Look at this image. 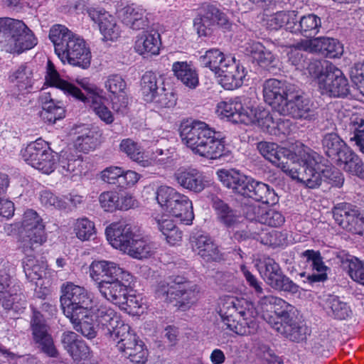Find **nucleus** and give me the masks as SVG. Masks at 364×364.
Instances as JSON below:
<instances>
[{
  "mask_svg": "<svg viewBox=\"0 0 364 364\" xmlns=\"http://www.w3.org/2000/svg\"><path fill=\"white\" fill-rule=\"evenodd\" d=\"M257 308L244 298L223 296L220 299V317L227 328L240 336L257 333L259 326L255 320L258 309L262 312L273 311L277 318L263 314V318L278 333L293 341L302 339L304 326L297 318V309L284 299L272 295L261 294Z\"/></svg>",
  "mask_w": 364,
  "mask_h": 364,
  "instance_id": "1",
  "label": "nucleus"
},
{
  "mask_svg": "<svg viewBox=\"0 0 364 364\" xmlns=\"http://www.w3.org/2000/svg\"><path fill=\"white\" fill-rule=\"evenodd\" d=\"M257 148L265 159L306 188L319 187L327 176V160L303 144H296L293 151L269 141H260Z\"/></svg>",
  "mask_w": 364,
  "mask_h": 364,
  "instance_id": "2",
  "label": "nucleus"
},
{
  "mask_svg": "<svg viewBox=\"0 0 364 364\" xmlns=\"http://www.w3.org/2000/svg\"><path fill=\"white\" fill-rule=\"evenodd\" d=\"M216 113L220 118H225L232 123L255 125L270 134H276L277 129H281V124L274 120L268 109L254 107L245 100L242 102L240 97L220 102L216 107Z\"/></svg>",
  "mask_w": 364,
  "mask_h": 364,
  "instance_id": "3",
  "label": "nucleus"
},
{
  "mask_svg": "<svg viewBox=\"0 0 364 364\" xmlns=\"http://www.w3.org/2000/svg\"><path fill=\"white\" fill-rule=\"evenodd\" d=\"M180 136L182 143L196 155L213 160L224 154L225 141L204 122L193 120L182 122Z\"/></svg>",
  "mask_w": 364,
  "mask_h": 364,
  "instance_id": "4",
  "label": "nucleus"
},
{
  "mask_svg": "<svg viewBox=\"0 0 364 364\" xmlns=\"http://www.w3.org/2000/svg\"><path fill=\"white\" fill-rule=\"evenodd\" d=\"M49 38L55 47V53L63 63L87 68L92 55L86 42L67 27L56 24L51 27Z\"/></svg>",
  "mask_w": 364,
  "mask_h": 364,
  "instance_id": "5",
  "label": "nucleus"
},
{
  "mask_svg": "<svg viewBox=\"0 0 364 364\" xmlns=\"http://www.w3.org/2000/svg\"><path fill=\"white\" fill-rule=\"evenodd\" d=\"M37 43L34 33L22 21L0 18V46L2 50L20 54L33 48Z\"/></svg>",
  "mask_w": 364,
  "mask_h": 364,
  "instance_id": "6",
  "label": "nucleus"
},
{
  "mask_svg": "<svg viewBox=\"0 0 364 364\" xmlns=\"http://www.w3.org/2000/svg\"><path fill=\"white\" fill-rule=\"evenodd\" d=\"M156 198L161 210L167 215L183 224L192 223L194 219L193 203L188 196L173 187L161 186L156 190Z\"/></svg>",
  "mask_w": 364,
  "mask_h": 364,
  "instance_id": "7",
  "label": "nucleus"
},
{
  "mask_svg": "<svg viewBox=\"0 0 364 364\" xmlns=\"http://www.w3.org/2000/svg\"><path fill=\"white\" fill-rule=\"evenodd\" d=\"M48 240L46 224L33 209L26 210L22 217L18 235V248L23 254L35 252Z\"/></svg>",
  "mask_w": 364,
  "mask_h": 364,
  "instance_id": "8",
  "label": "nucleus"
},
{
  "mask_svg": "<svg viewBox=\"0 0 364 364\" xmlns=\"http://www.w3.org/2000/svg\"><path fill=\"white\" fill-rule=\"evenodd\" d=\"M198 292L196 284L179 276L161 282L156 290L159 298L167 302L177 301L178 307L183 311L196 303Z\"/></svg>",
  "mask_w": 364,
  "mask_h": 364,
  "instance_id": "9",
  "label": "nucleus"
},
{
  "mask_svg": "<svg viewBox=\"0 0 364 364\" xmlns=\"http://www.w3.org/2000/svg\"><path fill=\"white\" fill-rule=\"evenodd\" d=\"M60 291L61 309L68 318L76 320L79 315L85 316L83 314L92 309L91 294L85 287L66 282L61 285Z\"/></svg>",
  "mask_w": 364,
  "mask_h": 364,
  "instance_id": "10",
  "label": "nucleus"
},
{
  "mask_svg": "<svg viewBox=\"0 0 364 364\" xmlns=\"http://www.w3.org/2000/svg\"><path fill=\"white\" fill-rule=\"evenodd\" d=\"M257 267L263 279L273 289L291 294L299 292V286L282 274L279 265L272 258L259 259Z\"/></svg>",
  "mask_w": 364,
  "mask_h": 364,
  "instance_id": "11",
  "label": "nucleus"
},
{
  "mask_svg": "<svg viewBox=\"0 0 364 364\" xmlns=\"http://www.w3.org/2000/svg\"><path fill=\"white\" fill-rule=\"evenodd\" d=\"M117 339V348L123 356L137 364L146 363L148 350L144 342L139 338L130 326H124L121 333L115 338V340Z\"/></svg>",
  "mask_w": 364,
  "mask_h": 364,
  "instance_id": "12",
  "label": "nucleus"
},
{
  "mask_svg": "<svg viewBox=\"0 0 364 364\" xmlns=\"http://www.w3.org/2000/svg\"><path fill=\"white\" fill-rule=\"evenodd\" d=\"M318 87L322 95L341 97L349 93L348 79L343 72L333 65H327L325 71L318 76Z\"/></svg>",
  "mask_w": 364,
  "mask_h": 364,
  "instance_id": "13",
  "label": "nucleus"
},
{
  "mask_svg": "<svg viewBox=\"0 0 364 364\" xmlns=\"http://www.w3.org/2000/svg\"><path fill=\"white\" fill-rule=\"evenodd\" d=\"M0 305L4 310L16 313L21 312L26 306L20 285L14 283L6 272L0 273Z\"/></svg>",
  "mask_w": 364,
  "mask_h": 364,
  "instance_id": "14",
  "label": "nucleus"
},
{
  "mask_svg": "<svg viewBox=\"0 0 364 364\" xmlns=\"http://www.w3.org/2000/svg\"><path fill=\"white\" fill-rule=\"evenodd\" d=\"M336 222L343 229L355 234H364V215L350 203H338L333 210Z\"/></svg>",
  "mask_w": 364,
  "mask_h": 364,
  "instance_id": "15",
  "label": "nucleus"
},
{
  "mask_svg": "<svg viewBox=\"0 0 364 364\" xmlns=\"http://www.w3.org/2000/svg\"><path fill=\"white\" fill-rule=\"evenodd\" d=\"M134 283V277L127 272L117 279L102 283L97 289L105 299L119 306L124 301L125 296L132 291Z\"/></svg>",
  "mask_w": 364,
  "mask_h": 364,
  "instance_id": "16",
  "label": "nucleus"
},
{
  "mask_svg": "<svg viewBox=\"0 0 364 364\" xmlns=\"http://www.w3.org/2000/svg\"><path fill=\"white\" fill-rule=\"evenodd\" d=\"M177 184L195 193H201L209 186L210 180L203 172L193 168H181L173 174Z\"/></svg>",
  "mask_w": 364,
  "mask_h": 364,
  "instance_id": "17",
  "label": "nucleus"
},
{
  "mask_svg": "<svg viewBox=\"0 0 364 364\" xmlns=\"http://www.w3.org/2000/svg\"><path fill=\"white\" fill-rule=\"evenodd\" d=\"M227 19L213 5H203L198 15L194 18L193 26L200 36H207L211 34L213 27L218 24H225Z\"/></svg>",
  "mask_w": 364,
  "mask_h": 364,
  "instance_id": "18",
  "label": "nucleus"
},
{
  "mask_svg": "<svg viewBox=\"0 0 364 364\" xmlns=\"http://www.w3.org/2000/svg\"><path fill=\"white\" fill-rule=\"evenodd\" d=\"M190 245L192 250L206 262H218L223 259L218 245L206 233H193L190 237Z\"/></svg>",
  "mask_w": 364,
  "mask_h": 364,
  "instance_id": "19",
  "label": "nucleus"
},
{
  "mask_svg": "<svg viewBox=\"0 0 364 364\" xmlns=\"http://www.w3.org/2000/svg\"><path fill=\"white\" fill-rule=\"evenodd\" d=\"M292 93L288 91L284 82L276 79H269L263 85L264 101L279 114L285 111L284 105Z\"/></svg>",
  "mask_w": 364,
  "mask_h": 364,
  "instance_id": "20",
  "label": "nucleus"
},
{
  "mask_svg": "<svg viewBox=\"0 0 364 364\" xmlns=\"http://www.w3.org/2000/svg\"><path fill=\"white\" fill-rule=\"evenodd\" d=\"M94 316L98 325L102 326L106 336H109L115 340V338L121 333L124 326H129L120 318V316L112 308L107 306H100Z\"/></svg>",
  "mask_w": 364,
  "mask_h": 364,
  "instance_id": "21",
  "label": "nucleus"
},
{
  "mask_svg": "<svg viewBox=\"0 0 364 364\" xmlns=\"http://www.w3.org/2000/svg\"><path fill=\"white\" fill-rule=\"evenodd\" d=\"M225 63L228 64L225 67L223 66L224 68L218 75L220 77V84L230 90L241 87L247 77L246 68L232 56H228Z\"/></svg>",
  "mask_w": 364,
  "mask_h": 364,
  "instance_id": "22",
  "label": "nucleus"
},
{
  "mask_svg": "<svg viewBox=\"0 0 364 364\" xmlns=\"http://www.w3.org/2000/svg\"><path fill=\"white\" fill-rule=\"evenodd\" d=\"M127 272L115 262L108 260H94L89 267V275L97 283V287Z\"/></svg>",
  "mask_w": 364,
  "mask_h": 364,
  "instance_id": "23",
  "label": "nucleus"
},
{
  "mask_svg": "<svg viewBox=\"0 0 364 364\" xmlns=\"http://www.w3.org/2000/svg\"><path fill=\"white\" fill-rule=\"evenodd\" d=\"M284 109L285 111H282L281 115L308 120L316 118V110L311 100L294 92L289 96Z\"/></svg>",
  "mask_w": 364,
  "mask_h": 364,
  "instance_id": "24",
  "label": "nucleus"
},
{
  "mask_svg": "<svg viewBox=\"0 0 364 364\" xmlns=\"http://www.w3.org/2000/svg\"><path fill=\"white\" fill-rule=\"evenodd\" d=\"M31 323L34 341L40 345L42 351L50 357H57L58 350L51 336L48 333V326L45 324L41 314L34 311Z\"/></svg>",
  "mask_w": 364,
  "mask_h": 364,
  "instance_id": "25",
  "label": "nucleus"
},
{
  "mask_svg": "<svg viewBox=\"0 0 364 364\" xmlns=\"http://www.w3.org/2000/svg\"><path fill=\"white\" fill-rule=\"evenodd\" d=\"M88 14L90 18L98 24L104 41H114L120 36V26L113 16L104 10L97 9H89Z\"/></svg>",
  "mask_w": 364,
  "mask_h": 364,
  "instance_id": "26",
  "label": "nucleus"
},
{
  "mask_svg": "<svg viewBox=\"0 0 364 364\" xmlns=\"http://www.w3.org/2000/svg\"><path fill=\"white\" fill-rule=\"evenodd\" d=\"M160 34L156 31H144L136 36L134 51L144 58H150L160 54L161 47Z\"/></svg>",
  "mask_w": 364,
  "mask_h": 364,
  "instance_id": "27",
  "label": "nucleus"
},
{
  "mask_svg": "<svg viewBox=\"0 0 364 364\" xmlns=\"http://www.w3.org/2000/svg\"><path fill=\"white\" fill-rule=\"evenodd\" d=\"M105 234L109 244L115 249L124 251L131 242L135 235L132 225L125 221L111 223L106 228Z\"/></svg>",
  "mask_w": 364,
  "mask_h": 364,
  "instance_id": "28",
  "label": "nucleus"
},
{
  "mask_svg": "<svg viewBox=\"0 0 364 364\" xmlns=\"http://www.w3.org/2000/svg\"><path fill=\"white\" fill-rule=\"evenodd\" d=\"M45 80L46 85L61 90L68 96H72L82 102H85L87 100L85 95L78 87L60 78L58 72L55 69V65L50 60H48L47 63Z\"/></svg>",
  "mask_w": 364,
  "mask_h": 364,
  "instance_id": "29",
  "label": "nucleus"
},
{
  "mask_svg": "<svg viewBox=\"0 0 364 364\" xmlns=\"http://www.w3.org/2000/svg\"><path fill=\"white\" fill-rule=\"evenodd\" d=\"M151 16V13L139 5H128L122 10V18L124 24L136 31L148 27Z\"/></svg>",
  "mask_w": 364,
  "mask_h": 364,
  "instance_id": "30",
  "label": "nucleus"
},
{
  "mask_svg": "<svg viewBox=\"0 0 364 364\" xmlns=\"http://www.w3.org/2000/svg\"><path fill=\"white\" fill-rule=\"evenodd\" d=\"M62 343L75 362L85 360L90 356V347L73 331H66L63 333Z\"/></svg>",
  "mask_w": 364,
  "mask_h": 364,
  "instance_id": "31",
  "label": "nucleus"
},
{
  "mask_svg": "<svg viewBox=\"0 0 364 364\" xmlns=\"http://www.w3.org/2000/svg\"><path fill=\"white\" fill-rule=\"evenodd\" d=\"M301 257L310 263L313 270H316L318 273H314L309 275L307 279L310 283L323 282L327 279L326 269L324 264L321 253L314 250H307L301 253Z\"/></svg>",
  "mask_w": 364,
  "mask_h": 364,
  "instance_id": "32",
  "label": "nucleus"
},
{
  "mask_svg": "<svg viewBox=\"0 0 364 364\" xmlns=\"http://www.w3.org/2000/svg\"><path fill=\"white\" fill-rule=\"evenodd\" d=\"M322 146L325 154L336 161L350 149L346 142L334 132L328 133L323 136Z\"/></svg>",
  "mask_w": 364,
  "mask_h": 364,
  "instance_id": "33",
  "label": "nucleus"
},
{
  "mask_svg": "<svg viewBox=\"0 0 364 364\" xmlns=\"http://www.w3.org/2000/svg\"><path fill=\"white\" fill-rule=\"evenodd\" d=\"M33 253L24 254L23 267L27 279L36 283L46 275L48 265L45 261L37 259Z\"/></svg>",
  "mask_w": 364,
  "mask_h": 364,
  "instance_id": "34",
  "label": "nucleus"
},
{
  "mask_svg": "<svg viewBox=\"0 0 364 364\" xmlns=\"http://www.w3.org/2000/svg\"><path fill=\"white\" fill-rule=\"evenodd\" d=\"M294 28L291 33H299L305 37L316 36L321 26V18L314 14L302 16L299 21L296 13V20L293 21Z\"/></svg>",
  "mask_w": 364,
  "mask_h": 364,
  "instance_id": "35",
  "label": "nucleus"
},
{
  "mask_svg": "<svg viewBox=\"0 0 364 364\" xmlns=\"http://www.w3.org/2000/svg\"><path fill=\"white\" fill-rule=\"evenodd\" d=\"M155 250L156 247L154 243L135 235L123 252L133 258L141 259L151 257Z\"/></svg>",
  "mask_w": 364,
  "mask_h": 364,
  "instance_id": "36",
  "label": "nucleus"
},
{
  "mask_svg": "<svg viewBox=\"0 0 364 364\" xmlns=\"http://www.w3.org/2000/svg\"><path fill=\"white\" fill-rule=\"evenodd\" d=\"M246 51L256 60L261 66H276L277 58L269 49L261 43L251 41L247 43Z\"/></svg>",
  "mask_w": 364,
  "mask_h": 364,
  "instance_id": "37",
  "label": "nucleus"
},
{
  "mask_svg": "<svg viewBox=\"0 0 364 364\" xmlns=\"http://www.w3.org/2000/svg\"><path fill=\"white\" fill-rule=\"evenodd\" d=\"M174 75L190 89L196 88L199 83L196 70L186 62H175L172 65Z\"/></svg>",
  "mask_w": 364,
  "mask_h": 364,
  "instance_id": "38",
  "label": "nucleus"
},
{
  "mask_svg": "<svg viewBox=\"0 0 364 364\" xmlns=\"http://www.w3.org/2000/svg\"><path fill=\"white\" fill-rule=\"evenodd\" d=\"M119 148L130 159L143 167H148L153 164V161L145 156L142 148L138 143L131 139H123L120 143Z\"/></svg>",
  "mask_w": 364,
  "mask_h": 364,
  "instance_id": "39",
  "label": "nucleus"
},
{
  "mask_svg": "<svg viewBox=\"0 0 364 364\" xmlns=\"http://www.w3.org/2000/svg\"><path fill=\"white\" fill-rule=\"evenodd\" d=\"M213 208L218 221L226 227L234 226L240 221V216L237 212L218 197L213 198Z\"/></svg>",
  "mask_w": 364,
  "mask_h": 364,
  "instance_id": "40",
  "label": "nucleus"
},
{
  "mask_svg": "<svg viewBox=\"0 0 364 364\" xmlns=\"http://www.w3.org/2000/svg\"><path fill=\"white\" fill-rule=\"evenodd\" d=\"M296 20V11H279L272 15L265 14L264 21L267 27L270 30H278L283 26L291 32L294 28L293 21Z\"/></svg>",
  "mask_w": 364,
  "mask_h": 364,
  "instance_id": "41",
  "label": "nucleus"
},
{
  "mask_svg": "<svg viewBox=\"0 0 364 364\" xmlns=\"http://www.w3.org/2000/svg\"><path fill=\"white\" fill-rule=\"evenodd\" d=\"M229 55H225L223 52L216 48H212L200 57V63L204 67L209 68L215 75H218L224 67Z\"/></svg>",
  "mask_w": 364,
  "mask_h": 364,
  "instance_id": "42",
  "label": "nucleus"
},
{
  "mask_svg": "<svg viewBox=\"0 0 364 364\" xmlns=\"http://www.w3.org/2000/svg\"><path fill=\"white\" fill-rule=\"evenodd\" d=\"M50 151H52V149L49 144L40 138L28 144L21 151V154L23 160L31 166H33L35 159H41L45 156L46 152L49 153Z\"/></svg>",
  "mask_w": 364,
  "mask_h": 364,
  "instance_id": "43",
  "label": "nucleus"
},
{
  "mask_svg": "<svg viewBox=\"0 0 364 364\" xmlns=\"http://www.w3.org/2000/svg\"><path fill=\"white\" fill-rule=\"evenodd\" d=\"M141 93L144 101L149 102L164 87V81L156 73L146 72L141 77Z\"/></svg>",
  "mask_w": 364,
  "mask_h": 364,
  "instance_id": "44",
  "label": "nucleus"
},
{
  "mask_svg": "<svg viewBox=\"0 0 364 364\" xmlns=\"http://www.w3.org/2000/svg\"><path fill=\"white\" fill-rule=\"evenodd\" d=\"M85 314V316L79 315L76 320L69 319L76 331L80 333L86 338L91 340L95 338L97 334L94 323V310L92 309H89Z\"/></svg>",
  "mask_w": 364,
  "mask_h": 364,
  "instance_id": "45",
  "label": "nucleus"
},
{
  "mask_svg": "<svg viewBox=\"0 0 364 364\" xmlns=\"http://www.w3.org/2000/svg\"><path fill=\"white\" fill-rule=\"evenodd\" d=\"M216 174L220 181L235 193L237 192V188L244 183V180H247V176L235 168L218 169Z\"/></svg>",
  "mask_w": 364,
  "mask_h": 364,
  "instance_id": "46",
  "label": "nucleus"
},
{
  "mask_svg": "<svg viewBox=\"0 0 364 364\" xmlns=\"http://www.w3.org/2000/svg\"><path fill=\"white\" fill-rule=\"evenodd\" d=\"M343 169L353 175L364 178V164L359 156L350 148L344 153V156L337 161Z\"/></svg>",
  "mask_w": 364,
  "mask_h": 364,
  "instance_id": "47",
  "label": "nucleus"
},
{
  "mask_svg": "<svg viewBox=\"0 0 364 364\" xmlns=\"http://www.w3.org/2000/svg\"><path fill=\"white\" fill-rule=\"evenodd\" d=\"M159 230L161 232L167 243L177 245L183 238V232L174 224L172 220L161 218L156 220Z\"/></svg>",
  "mask_w": 364,
  "mask_h": 364,
  "instance_id": "48",
  "label": "nucleus"
},
{
  "mask_svg": "<svg viewBox=\"0 0 364 364\" xmlns=\"http://www.w3.org/2000/svg\"><path fill=\"white\" fill-rule=\"evenodd\" d=\"M323 306L329 315L337 319H346L352 314L350 306L336 296H328Z\"/></svg>",
  "mask_w": 364,
  "mask_h": 364,
  "instance_id": "49",
  "label": "nucleus"
},
{
  "mask_svg": "<svg viewBox=\"0 0 364 364\" xmlns=\"http://www.w3.org/2000/svg\"><path fill=\"white\" fill-rule=\"evenodd\" d=\"M176 95L172 89L161 88L148 103H152L156 109L172 108L176 105Z\"/></svg>",
  "mask_w": 364,
  "mask_h": 364,
  "instance_id": "50",
  "label": "nucleus"
},
{
  "mask_svg": "<svg viewBox=\"0 0 364 364\" xmlns=\"http://www.w3.org/2000/svg\"><path fill=\"white\" fill-rule=\"evenodd\" d=\"M73 228L76 237L81 241L90 240L96 234L94 223L87 218L77 219Z\"/></svg>",
  "mask_w": 364,
  "mask_h": 364,
  "instance_id": "51",
  "label": "nucleus"
},
{
  "mask_svg": "<svg viewBox=\"0 0 364 364\" xmlns=\"http://www.w3.org/2000/svg\"><path fill=\"white\" fill-rule=\"evenodd\" d=\"M58 161V154L52 150L49 153L46 152L45 156L41 159H35L33 167L43 173L50 174L55 169Z\"/></svg>",
  "mask_w": 364,
  "mask_h": 364,
  "instance_id": "52",
  "label": "nucleus"
},
{
  "mask_svg": "<svg viewBox=\"0 0 364 364\" xmlns=\"http://www.w3.org/2000/svg\"><path fill=\"white\" fill-rule=\"evenodd\" d=\"M32 77L31 70L26 65H22L10 76V79L21 91L32 86Z\"/></svg>",
  "mask_w": 364,
  "mask_h": 364,
  "instance_id": "53",
  "label": "nucleus"
},
{
  "mask_svg": "<svg viewBox=\"0 0 364 364\" xmlns=\"http://www.w3.org/2000/svg\"><path fill=\"white\" fill-rule=\"evenodd\" d=\"M104 98L101 95H96L90 102V108L95 114L105 123L110 124L114 122L112 112L103 102Z\"/></svg>",
  "mask_w": 364,
  "mask_h": 364,
  "instance_id": "54",
  "label": "nucleus"
},
{
  "mask_svg": "<svg viewBox=\"0 0 364 364\" xmlns=\"http://www.w3.org/2000/svg\"><path fill=\"white\" fill-rule=\"evenodd\" d=\"M255 192L252 193V198L263 203H274L275 202V193L273 189L264 183L257 181L254 183Z\"/></svg>",
  "mask_w": 364,
  "mask_h": 364,
  "instance_id": "55",
  "label": "nucleus"
},
{
  "mask_svg": "<svg viewBox=\"0 0 364 364\" xmlns=\"http://www.w3.org/2000/svg\"><path fill=\"white\" fill-rule=\"evenodd\" d=\"M99 134L95 131L90 129L80 136L76 139V146L82 151L87 152L95 149L99 143Z\"/></svg>",
  "mask_w": 364,
  "mask_h": 364,
  "instance_id": "56",
  "label": "nucleus"
},
{
  "mask_svg": "<svg viewBox=\"0 0 364 364\" xmlns=\"http://www.w3.org/2000/svg\"><path fill=\"white\" fill-rule=\"evenodd\" d=\"M284 222L285 218L281 212L274 209L264 208L262 210L259 223L277 228L282 226Z\"/></svg>",
  "mask_w": 364,
  "mask_h": 364,
  "instance_id": "57",
  "label": "nucleus"
},
{
  "mask_svg": "<svg viewBox=\"0 0 364 364\" xmlns=\"http://www.w3.org/2000/svg\"><path fill=\"white\" fill-rule=\"evenodd\" d=\"M259 237L262 243L273 247L286 245L289 242V233L287 230H272Z\"/></svg>",
  "mask_w": 364,
  "mask_h": 364,
  "instance_id": "58",
  "label": "nucleus"
},
{
  "mask_svg": "<svg viewBox=\"0 0 364 364\" xmlns=\"http://www.w3.org/2000/svg\"><path fill=\"white\" fill-rule=\"evenodd\" d=\"M350 126L353 134L350 140L355 141L360 151L364 154V118H355L351 121Z\"/></svg>",
  "mask_w": 364,
  "mask_h": 364,
  "instance_id": "59",
  "label": "nucleus"
},
{
  "mask_svg": "<svg viewBox=\"0 0 364 364\" xmlns=\"http://www.w3.org/2000/svg\"><path fill=\"white\" fill-rule=\"evenodd\" d=\"M348 273L350 277L355 282L364 286V262L356 257L348 260Z\"/></svg>",
  "mask_w": 364,
  "mask_h": 364,
  "instance_id": "60",
  "label": "nucleus"
},
{
  "mask_svg": "<svg viewBox=\"0 0 364 364\" xmlns=\"http://www.w3.org/2000/svg\"><path fill=\"white\" fill-rule=\"evenodd\" d=\"M105 87L111 95L127 92V83L119 75L108 76L105 82Z\"/></svg>",
  "mask_w": 364,
  "mask_h": 364,
  "instance_id": "61",
  "label": "nucleus"
},
{
  "mask_svg": "<svg viewBox=\"0 0 364 364\" xmlns=\"http://www.w3.org/2000/svg\"><path fill=\"white\" fill-rule=\"evenodd\" d=\"M39 200L42 205L45 207H54L58 209H65L67 203L61 198L56 196L48 190H43L40 192Z\"/></svg>",
  "mask_w": 364,
  "mask_h": 364,
  "instance_id": "62",
  "label": "nucleus"
},
{
  "mask_svg": "<svg viewBox=\"0 0 364 364\" xmlns=\"http://www.w3.org/2000/svg\"><path fill=\"white\" fill-rule=\"evenodd\" d=\"M60 102L54 104H48L46 109H43V116L49 123L55 124L57 120L61 119L65 117V109Z\"/></svg>",
  "mask_w": 364,
  "mask_h": 364,
  "instance_id": "63",
  "label": "nucleus"
},
{
  "mask_svg": "<svg viewBox=\"0 0 364 364\" xmlns=\"http://www.w3.org/2000/svg\"><path fill=\"white\" fill-rule=\"evenodd\" d=\"M119 193L116 191H105L99 196V201L105 211L114 212L117 210Z\"/></svg>",
  "mask_w": 364,
  "mask_h": 364,
  "instance_id": "64",
  "label": "nucleus"
}]
</instances>
